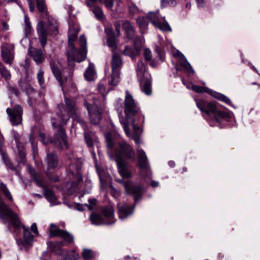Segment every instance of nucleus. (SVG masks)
I'll list each match as a JSON object with an SVG mask.
<instances>
[{
  "label": "nucleus",
  "mask_w": 260,
  "mask_h": 260,
  "mask_svg": "<svg viewBox=\"0 0 260 260\" xmlns=\"http://www.w3.org/2000/svg\"><path fill=\"white\" fill-rule=\"evenodd\" d=\"M49 237L50 238L59 237L62 240L47 242L49 251H44L40 257L41 260H51L52 255L56 256V260H78V254H70L66 249L62 247L69 246L74 243L73 235L67 231L60 229L55 224L51 223L49 228Z\"/></svg>",
  "instance_id": "obj_1"
},
{
  "label": "nucleus",
  "mask_w": 260,
  "mask_h": 260,
  "mask_svg": "<svg viewBox=\"0 0 260 260\" xmlns=\"http://www.w3.org/2000/svg\"><path fill=\"white\" fill-rule=\"evenodd\" d=\"M196 103L210 126H217L220 128L230 127L233 113L220 109L217 102L201 98L196 99Z\"/></svg>",
  "instance_id": "obj_2"
},
{
  "label": "nucleus",
  "mask_w": 260,
  "mask_h": 260,
  "mask_svg": "<svg viewBox=\"0 0 260 260\" xmlns=\"http://www.w3.org/2000/svg\"><path fill=\"white\" fill-rule=\"evenodd\" d=\"M114 152L118 173L123 178H130L132 173L128 169V164L136 161L134 148L126 141L119 142L114 148Z\"/></svg>",
  "instance_id": "obj_3"
},
{
  "label": "nucleus",
  "mask_w": 260,
  "mask_h": 260,
  "mask_svg": "<svg viewBox=\"0 0 260 260\" xmlns=\"http://www.w3.org/2000/svg\"><path fill=\"white\" fill-rule=\"evenodd\" d=\"M117 182L124 186L126 194L133 196L134 200V205L133 206L124 203L117 204L118 217L120 219H124L133 213L137 203L142 198L145 189L141 184L134 185L129 180L119 179Z\"/></svg>",
  "instance_id": "obj_4"
},
{
  "label": "nucleus",
  "mask_w": 260,
  "mask_h": 260,
  "mask_svg": "<svg viewBox=\"0 0 260 260\" xmlns=\"http://www.w3.org/2000/svg\"><path fill=\"white\" fill-rule=\"evenodd\" d=\"M1 205L2 207H0V218L4 221H7L9 219L15 231L18 232L22 229L23 230V239L20 240V244L25 248L31 247L34 236L30 232L29 228L22 224L18 215L8 206L6 203H2Z\"/></svg>",
  "instance_id": "obj_5"
},
{
  "label": "nucleus",
  "mask_w": 260,
  "mask_h": 260,
  "mask_svg": "<svg viewBox=\"0 0 260 260\" xmlns=\"http://www.w3.org/2000/svg\"><path fill=\"white\" fill-rule=\"evenodd\" d=\"M124 112L128 121L144 123V116L141 113L140 107L128 91L126 92L124 102Z\"/></svg>",
  "instance_id": "obj_6"
},
{
  "label": "nucleus",
  "mask_w": 260,
  "mask_h": 260,
  "mask_svg": "<svg viewBox=\"0 0 260 260\" xmlns=\"http://www.w3.org/2000/svg\"><path fill=\"white\" fill-rule=\"evenodd\" d=\"M51 123L53 128L55 130L54 135L52 136L55 143V147L60 150H63L64 146L66 148H68L69 145L67 139V136L65 129L62 124L55 119H52Z\"/></svg>",
  "instance_id": "obj_7"
},
{
  "label": "nucleus",
  "mask_w": 260,
  "mask_h": 260,
  "mask_svg": "<svg viewBox=\"0 0 260 260\" xmlns=\"http://www.w3.org/2000/svg\"><path fill=\"white\" fill-rule=\"evenodd\" d=\"M28 172L37 185L44 188L43 195L46 200L50 203L55 202L57 200L55 194L51 189L47 188L46 187L42 179V174L36 172L33 168H29Z\"/></svg>",
  "instance_id": "obj_8"
},
{
  "label": "nucleus",
  "mask_w": 260,
  "mask_h": 260,
  "mask_svg": "<svg viewBox=\"0 0 260 260\" xmlns=\"http://www.w3.org/2000/svg\"><path fill=\"white\" fill-rule=\"evenodd\" d=\"M84 106L87 110L90 121L93 125L98 124L102 119V111L96 105H92L87 101H84Z\"/></svg>",
  "instance_id": "obj_9"
},
{
  "label": "nucleus",
  "mask_w": 260,
  "mask_h": 260,
  "mask_svg": "<svg viewBox=\"0 0 260 260\" xmlns=\"http://www.w3.org/2000/svg\"><path fill=\"white\" fill-rule=\"evenodd\" d=\"M6 112L12 125H17L21 122L23 109L20 105H16L13 109L8 108Z\"/></svg>",
  "instance_id": "obj_10"
},
{
  "label": "nucleus",
  "mask_w": 260,
  "mask_h": 260,
  "mask_svg": "<svg viewBox=\"0 0 260 260\" xmlns=\"http://www.w3.org/2000/svg\"><path fill=\"white\" fill-rule=\"evenodd\" d=\"M37 30L39 35L40 43L42 47L46 45L47 41V29L45 27V23L43 21H40L37 24Z\"/></svg>",
  "instance_id": "obj_11"
},
{
  "label": "nucleus",
  "mask_w": 260,
  "mask_h": 260,
  "mask_svg": "<svg viewBox=\"0 0 260 260\" xmlns=\"http://www.w3.org/2000/svg\"><path fill=\"white\" fill-rule=\"evenodd\" d=\"M2 57L3 61L9 64H11L14 58V50L8 45L3 46L1 48Z\"/></svg>",
  "instance_id": "obj_12"
},
{
  "label": "nucleus",
  "mask_w": 260,
  "mask_h": 260,
  "mask_svg": "<svg viewBox=\"0 0 260 260\" xmlns=\"http://www.w3.org/2000/svg\"><path fill=\"white\" fill-rule=\"evenodd\" d=\"M105 32L107 35V44L111 48L116 49L117 48V39L112 27H106Z\"/></svg>",
  "instance_id": "obj_13"
},
{
  "label": "nucleus",
  "mask_w": 260,
  "mask_h": 260,
  "mask_svg": "<svg viewBox=\"0 0 260 260\" xmlns=\"http://www.w3.org/2000/svg\"><path fill=\"white\" fill-rule=\"evenodd\" d=\"M47 170L57 168L59 164L58 156L55 151L49 152L47 154Z\"/></svg>",
  "instance_id": "obj_14"
},
{
  "label": "nucleus",
  "mask_w": 260,
  "mask_h": 260,
  "mask_svg": "<svg viewBox=\"0 0 260 260\" xmlns=\"http://www.w3.org/2000/svg\"><path fill=\"white\" fill-rule=\"evenodd\" d=\"M50 65L53 75L59 82L60 85L62 86L63 85V80L62 75V71L63 70L62 69V67H61V64L59 63L57 64L54 61H52L50 62Z\"/></svg>",
  "instance_id": "obj_15"
},
{
  "label": "nucleus",
  "mask_w": 260,
  "mask_h": 260,
  "mask_svg": "<svg viewBox=\"0 0 260 260\" xmlns=\"http://www.w3.org/2000/svg\"><path fill=\"white\" fill-rule=\"evenodd\" d=\"M101 212L106 224H112L115 222L114 209L112 207H104Z\"/></svg>",
  "instance_id": "obj_16"
},
{
  "label": "nucleus",
  "mask_w": 260,
  "mask_h": 260,
  "mask_svg": "<svg viewBox=\"0 0 260 260\" xmlns=\"http://www.w3.org/2000/svg\"><path fill=\"white\" fill-rule=\"evenodd\" d=\"M144 123H138L135 122L132 123V126L133 127V132L132 134V138L135 141L137 145L140 144L141 142L140 136L142 133L140 125H143Z\"/></svg>",
  "instance_id": "obj_17"
},
{
  "label": "nucleus",
  "mask_w": 260,
  "mask_h": 260,
  "mask_svg": "<svg viewBox=\"0 0 260 260\" xmlns=\"http://www.w3.org/2000/svg\"><path fill=\"white\" fill-rule=\"evenodd\" d=\"M122 28L125 31L126 38L129 40H133L135 37V30L131 22L125 20L122 24Z\"/></svg>",
  "instance_id": "obj_18"
},
{
  "label": "nucleus",
  "mask_w": 260,
  "mask_h": 260,
  "mask_svg": "<svg viewBox=\"0 0 260 260\" xmlns=\"http://www.w3.org/2000/svg\"><path fill=\"white\" fill-rule=\"evenodd\" d=\"M137 154L139 168L142 170L147 169L148 158L144 150L142 149H138Z\"/></svg>",
  "instance_id": "obj_19"
},
{
  "label": "nucleus",
  "mask_w": 260,
  "mask_h": 260,
  "mask_svg": "<svg viewBox=\"0 0 260 260\" xmlns=\"http://www.w3.org/2000/svg\"><path fill=\"white\" fill-rule=\"evenodd\" d=\"M69 51L67 53V56L69 64L71 65L72 67H74L75 64L73 62L71 64V61H75V56L77 52V48H76L74 44H68Z\"/></svg>",
  "instance_id": "obj_20"
},
{
  "label": "nucleus",
  "mask_w": 260,
  "mask_h": 260,
  "mask_svg": "<svg viewBox=\"0 0 260 260\" xmlns=\"http://www.w3.org/2000/svg\"><path fill=\"white\" fill-rule=\"evenodd\" d=\"M179 54H180V66L184 69L187 74H194V70L184 55L180 52H179Z\"/></svg>",
  "instance_id": "obj_21"
},
{
  "label": "nucleus",
  "mask_w": 260,
  "mask_h": 260,
  "mask_svg": "<svg viewBox=\"0 0 260 260\" xmlns=\"http://www.w3.org/2000/svg\"><path fill=\"white\" fill-rule=\"evenodd\" d=\"M86 4L91 9L97 19L101 20L104 18V13L100 7L97 5H91L89 2H86Z\"/></svg>",
  "instance_id": "obj_22"
},
{
  "label": "nucleus",
  "mask_w": 260,
  "mask_h": 260,
  "mask_svg": "<svg viewBox=\"0 0 260 260\" xmlns=\"http://www.w3.org/2000/svg\"><path fill=\"white\" fill-rule=\"evenodd\" d=\"M142 91L146 95H150L152 93L151 80L150 78L144 77V81L140 82Z\"/></svg>",
  "instance_id": "obj_23"
},
{
  "label": "nucleus",
  "mask_w": 260,
  "mask_h": 260,
  "mask_svg": "<svg viewBox=\"0 0 260 260\" xmlns=\"http://www.w3.org/2000/svg\"><path fill=\"white\" fill-rule=\"evenodd\" d=\"M89 219L92 224L94 225L106 224L104 218L99 213L92 212L90 215Z\"/></svg>",
  "instance_id": "obj_24"
},
{
  "label": "nucleus",
  "mask_w": 260,
  "mask_h": 260,
  "mask_svg": "<svg viewBox=\"0 0 260 260\" xmlns=\"http://www.w3.org/2000/svg\"><path fill=\"white\" fill-rule=\"evenodd\" d=\"M30 56L37 64L41 63L45 59L44 56L41 50L35 49L29 52Z\"/></svg>",
  "instance_id": "obj_25"
},
{
  "label": "nucleus",
  "mask_w": 260,
  "mask_h": 260,
  "mask_svg": "<svg viewBox=\"0 0 260 260\" xmlns=\"http://www.w3.org/2000/svg\"><path fill=\"white\" fill-rule=\"evenodd\" d=\"M211 96L217 99L218 100L225 103L228 105L234 108H236V107L232 104L231 100L226 95L221 93L213 90Z\"/></svg>",
  "instance_id": "obj_26"
},
{
  "label": "nucleus",
  "mask_w": 260,
  "mask_h": 260,
  "mask_svg": "<svg viewBox=\"0 0 260 260\" xmlns=\"http://www.w3.org/2000/svg\"><path fill=\"white\" fill-rule=\"evenodd\" d=\"M95 136V134L92 131H89L88 129L85 131L84 133V138L86 144L89 148L93 147V138Z\"/></svg>",
  "instance_id": "obj_27"
},
{
  "label": "nucleus",
  "mask_w": 260,
  "mask_h": 260,
  "mask_svg": "<svg viewBox=\"0 0 260 260\" xmlns=\"http://www.w3.org/2000/svg\"><path fill=\"white\" fill-rule=\"evenodd\" d=\"M2 156L3 160L7 167V168L17 172V170L15 167L14 166L13 162L11 160L8 154L4 151L2 153H0Z\"/></svg>",
  "instance_id": "obj_28"
},
{
  "label": "nucleus",
  "mask_w": 260,
  "mask_h": 260,
  "mask_svg": "<svg viewBox=\"0 0 260 260\" xmlns=\"http://www.w3.org/2000/svg\"><path fill=\"white\" fill-rule=\"evenodd\" d=\"M39 137L42 143L45 146L49 144H52L55 146V143L53 139V137L49 135H46L45 134L40 132Z\"/></svg>",
  "instance_id": "obj_29"
},
{
  "label": "nucleus",
  "mask_w": 260,
  "mask_h": 260,
  "mask_svg": "<svg viewBox=\"0 0 260 260\" xmlns=\"http://www.w3.org/2000/svg\"><path fill=\"white\" fill-rule=\"evenodd\" d=\"M121 62V58L119 54L113 55L111 64L112 72L114 73L119 72L118 68L120 66Z\"/></svg>",
  "instance_id": "obj_30"
},
{
  "label": "nucleus",
  "mask_w": 260,
  "mask_h": 260,
  "mask_svg": "<svg viewBox=\"0 0 260 260\" xmlns=\"http://www.w3.org/2000/svg\"><path fill=\"white\" fill-rule=\"evenodd\" d=\"M65 104L69 114L72 116L76 115V108L74 103L70 99H65Z\"/></svg>",
  "instance_id": "obj_31"
},
{
  "label": "nucleus",
  "mask_w": 260,
  "mask_h": 260,
  "mask_svg": "<svg viewBox=\"0 0 260 260\" xmlns=\"http://www.w3.org/2000/svg\"><path fill=\"white\" fill-rule=\"evenodd\" d=\"M136 21L139 25L141 32L147 29L148 25L149 24V21L147 20L146 17H139L137 19Z\"/></svg>",
  "instance_id": "obj_32"
},
{
  "label": "nucleus",
  "mask_w": 260,
  "mask_h": 260,
  "mask_svg": "<svg viewBox=\"0 0 260 260\" xmlns=\"http://www.w3.org/2000/svg\"><path fill=\"white\" fill-rule=\"evenodd\" d=\"M70 25V30L71 31L68 35V44H74V42L77 39V35L79 32V30L77 28H73L71 29V26L70 22H69Z\"/></svg>",
  "instance_id": "obj_33"
},
{
  "label": "nucleus",
  "mask_w": 260,
  "mask_h": 260,
  "mask_svg": "<svg viewBox=\"0 0 260 260\" xmlns=\"http://www.w3.org/2000/svg\"><path fill=\"white\" fill-rule=\"evenodd\" d=\"M94 75L95 70L94 68L89 66L84 74V76L87 81H91L94 80Z\"/></svg>",
  "instance_id": "obj_34"
},
{
  "label": "nucleus",
  "mask_w": 260,
  "mask_h": 260,
  "mask_svg": "<svg viewBox=\"0 0 260 260\" xmlns=\"http://www.w3.org/2000/svg\"><path fill=\"white\" fill-rule=\"evenodd\" d=\"M82 255L84 260H91L95 257L96 252L91 249L84 248Z\"/></svg>",
  "instance_id": "obj_35"
},
{
  "label": "nucleus",
  "mask_w": 260,
  "mask_h": 260,
  "mask_svg": "<svg viewBox=\"0 0 260 260\" xmlns=\"http://www.w3.org/2000/svg\"><path fill=\"white\" fill-rule=\"evenodd\" d=\"M155 51L158 54L160 60L164 61L165 59V46L161 43L159 45H156Z\"/></svg>",
  "instance_id": "obj_36"
},
{
  "label": "nucleus",
  "mask_w": 260,
  "mask_h": 260,
  "mask_svg": "<svg viewBox=\"0 0 260 260\" xmlns=\"http://www.w3.org/2000/svg\"><path fill=\"white\" fill-rule=\"evenodd\" d=\"M192 89L196 92L198 93H202L203 92H206L208 93L211 96L213 90L209 88L208 87L205 86H201L199 85H193L192 87Z\"/></svg>",
  "instance_id": "obj_37"
},
{
  "label": "nucleus",
  "mask_w": 260,
  "mask_h": 260,
  "mask_svg": "<svg viewBox=\"0 0 260 260\" xmlns=\"http://www.w3.org/2000/svg\"><path fill=\"white\" fill-rule=\"evenodd\" d=\"M87 48H80L75 56V61L81 62L84 61L86 57Z\"/></svg>",
  "instance_id": "obj_38"
},
{
  "label": "nucleus",
  "mask_w": 260,
  "mask_h": 260,
  "mask_svg": "<svg viewBox=\"0 0 260 260\" xmlns=\"http://www.w3.org/2000/svg\"><path fill=\"white\" fill-rule=\"evenodd\" d=\"M107 147L109 149H114L115 142L113 140V135L111 133H108L105 135Z\"/></svg>",
  "instance_id": "obj_39"
},
{
  "label": "nucleus",
  "mask_w": 260,
  "mask_h": 260,
  "mask_svg": "<svg viewBox=\"0 0 260 260\" xmlns=\"http://www.w3.org/2000/svg\"><path fill=\"white\" fill-rule=\"evenodd\" d=\"M0 189L4 193L5 196L10 201L13 200L12 196L7 187V185L3 182L0 183Z\"/></svg>",
  "instance_id": "obj_40"
},
{
  "label": "nucleus",
  "mask_w": 260,
  "mask_h": 260,
  "mask_svg": "<svg viewBox=\"0 0 260 260\" xmlns=\"http://www.w3.org/2000/svg\"><path fill=\"white\" fill-rule=\"evenodd\" d=\"M119 72H113L111 77V79L109 81V84L111 86H116L119 82Z\"/></svg>",
  "instance_id": "obj_41"
},
{
  "label": "nucleus",
  "mask_w": 260,
  "mask_h": 260,
  "mask_svg": "<svg viewBox=\"0 0 260 260\" xmlns=\"http://www.w3.org/2000/svg\"><path fill=\"white\" fill-rule=\"evenodd\" d=\"M149 20L150 22L154 26H156L158 22L160 21L158 17L156 14L154 12H150L148 14L147 18Z\"/></svg>",
  "instance_id": "obj_42"
},
{
  "label": "nucleus",
  "mask_w": 260,
  "mask_h": 260,
  "mask_svg": "<svg viewBox=\"0 0 260 260\" xmlns=\"http://www.w3.org/2000/svg\"><path fill=\"white\" fill-rule=\"evenodd\" d=\"M134 47L136 51L137 54H139L141 50V40L140 37H134Z\"/></svg>",
  "instance_id": "obj_43"
},
{
  "label": "nucleus",
  "mask_w": 260,
  "mask_h": 260,
  "mask_svg": "<svg viewBox=\"0 0 260 260\" xmlns=\"http://www.w3.org/2000/svg\"><path fill=\"white\" fill-rule=\"evenodd\" d=\"M51 170H47L46 175L48 179L52 182H57L59 181V177L54 173L50 171Z\"/></svg>",
  "instance_id": "obj_44"
},
{
  "label": "nucleus",
  "mask_w": 260,
  "mask_h": 260,
  "mask_svg": "<svg viewBox=\"0 0 260 260\" xmlns=\"http://www.w3.org/2000/svg\"><path fill=\"white\" fill-rule=\"evenodd\" d=\"M155 27L162 31H171L172 30L170 25L167 21L161 22L159 21Z\"/></svg>",
  "instance_id": "obj_45"
},
{
  "label": "nucleus",
  "mask_w": 260,
  "mask_h": 260,
  "mask_svg": "<svg viewBox=\"0 0 260 260\" xmlns=\"http://www.w3.org/2000/svg\"><path fill=\"white\" fill-rule=\"evenodd\" d=\"M36 5L39 12L42 14L45 12L48 13V12L46 11V5L44 0H36Z\"/></svg>",
  "instance_id": "obj_46"
},
{
  "label": "nucleus",
  "mask_w": 260,
  "mask_h": 260,
  "mask_svg": "<svg viewBox=\"0 0 260 260\" xmlns=\"http://www.w3.org/2000/svg\"><path fill=\"white\" fill-rule=\"evenodd\" d=\"M177 5V0H161V8H166L168 5L171 7H175Z\"/></svg>",
  "instance_id": "obj_47"
},
{
  "label": "nucleus",
  "mask_w": 260,
  "mask_h": 260,
  "mask_svg": "<svg viewBox=\"0 0 260 260\" xmlns=\"http://www.w3.org/2000/svg\"><path fill=\"white\" fill-rule=\"evenodd\" d=\"M0 73L5 80L7 81L11 79V75L10 72L7 69L5 66L0 69Z\"/></svg>",
  "instance_id": "obj_48"
},
{
  "label": "nucleus",
  "mask_w": 260,
  "mask_h": 260,
  "mask_svg": "<svg viewBox=\"0 0 260 260\" xmlns=\"http://www.w3.org/2000/svg\"><path fill=\"white\" fill-rule=\"evenodd\" d=\"M74 117L75 120L77 122L80 124L81 126L84 129V132L88 129L87 123L84 120H83L80 117L77 116V115H75Z\"/></svg>",
  "instance_id": "obj_49"
},
{
  "label": "nucleus",
  "mask_w": 260,
  "mask_h": 260,
  "mask_svg": "<svg viewBox=\"0 0 260 260\" xmlns=\"http://www.w3.org/2000/svg\"><path fill=\"white\" fill-rule=\"evenodd\" d=\"M122 54L131 57H134L136 55L133 48L129 46H126L125 47Z\"/></svg>",
  "instance_id": "obj_50"
},
{
  "label": "nucleus",
  "mask_w": 260,
  "mask_h": 260,
  "mask_svg": "<svg viewBox=\"0 0 260 260\" xmlns=\"http://www.w3.org/2000/svg\"><path fill=\"white\" fill-rule=\"evenodd\" d=\"M122 125L123 128L124 129V131L126 135L127 136L129 137L130 135V132H129V123H130L132 125V123L131 122H129L127 121L126 118H125V120H124L123 121H120Z\"/></svg>",
  "instance_id": "obj_51"
},
{
  "label": "nucleus",
  "mask_w": 260,
  "mask_h": 260,
  "mask_svg": "<svg viewBox=\"0 0 260 260\" xmlns=\"http://www.w3.org/2000/svg\"><path fill=\"white\" fill-rule=\"evenodd\" d=\"M138 10V7L133 3L128 6V14L131 15H134Z\"/></svg>",
  "instance_id": "obj_52"
},
{
  "label": "nucleus",
  "mask_w": 260,
  "mask_h": 260,
  "mask_svg": "<svg viewBox=\"0 0 260 260\" xmlns=\"http://www.w3.org/2000/svg\"><path fill=\"white\" fill-rule=\"evenodd\" d=\"M29 141L31 143L32 151L35 152V149L37 148V144L32 133H31L29 136Z\"/></svg>",
  "instance_id": "obj_53"
},
{
  "label": "nucleus",
  "mask_w": 260,
  "mask_h": 260,
  "mask_svg": "<svg viewBox=\"0 0 260 260\" xmlns=\"http://www.w3.org/2000/svg\"><path fill=\"white\" fill-rule=\"evenodd\" d=\"M25 30L26 33H29L31 28V23L27 16H25Z\"/></svg>",
  "instance_id": "obj_54"
},
{
  "label": "nucleus",
  "mask_w": 260,
  "mask_h": 260,
  "mask_svg": "<svg viewBox=\"0 0 260 260\" xmlns=\"http://www.w3.org/2000/svg\"><path fill=\"white\" fill-rule=\"evenodd\" d=\"M86 39L84 35H81L79 37V45L80 48H86Z\"/></svg>",
  "instance_id": "obj_55"
},
{
  "label": "nucleus",
  "mask_w": 260,
  "mask_h": 260,
  "mask_svg": "<svg viewBox=\"0 0 260 260\" xmlns=\"http://www.w3.org/2000/svg\"><path fill=\"white\" fill-rule=\"evenodd\" d=\"M137 71L141 72L143 74V76H144V72L145 71V65L141 60L138 61L137 63ZM144 77V76H143V77Z\"/></svg>",
  "instance_id": "obj_56"
},
{
  "label": "nucleus",
  "mask_w": 260,
  "mask_h": 260,
  "mask_svg": "<svg viewBox=\"0 0 260 260\" xmlns=\"http://www.w3.org/2000/svg\"><path fill=\"white\" fill-rule=\"evenodd\" d=\"M44 72L40 70L37 74V79L38 82L40 85H42L44 83Z\"/></svg>",
  "instance_id": "obj_57"
},
{
  "label": "nucleus",
  "mask_w": 260,
  "mask_h": 260,
  "mask_svg": "<svg viewBox=\"0 0 260 260\" xmlns=\"http://www.w3.org/2000/svg\"><path fill=\"white\" fill-rule=\"evenodd\" d=\"M13 137L17 145L20 143V136L19 133L15 130H12Z\"/></svg>",
  "instance_id": "obj_58"
},
{
  "label": "nucleus",
  "mask_w": 260,
  "mask_h": 260,
  "mask_svg": "<svg viewBox=\"0 0 260 260\" xmlns=\"http://www.w3.org/2000/svg\"><path fill=\"white\" fill-rule=\"evenodd\" d=\"M145 60L147 61H150L151 59V52L149 49H145L144 52Z\"/></svg>",
  "instance_id": "obj_59"
},
{
  "label": "nucleus",
  "mask_w": 260,
  "mask_h": 260,
  "mask_svg": "<svg viewBox=\"0 0 260 260\" xmlns=\"http://www.w3.org/2000/svg\"><path fill=\"white\" fill-rule=\"evenodd\" d=\"M84 207V204L74 202L73 208L79 211H82V212L84 211L85 210Z\"/></svg>",
  "instance_id": "obj_60"
},
{
  "label": "nucleus",
  "mask_w": 260,
  "mask_h": 260,
  "mask_svg": "<svg viewBox=\"0 0 260 260\" xmlns=\"http://www.w3.org/2000/svg\"><path fill=\"white\" fill-rule=\"evenodd\" d=\"M114 26L115 29V31L117 33V36H119L120 34V28H121V24L119 21H115L114 23Z\"/></svg>",
  "instance_id": "obj_61"
},
{
  "label": "nucleus",
  "mask_w": 260,
  "mask_h": 260,
  "mask_svg": "<svg viewBox=\"0 0 260 260\" xmlns=\"http://www.w3.org/2000/svg\"><path fill=\"white\" fill-rule=\"evenodd\" d=\"M105 7L108 9H111L113 7L114 0H104Z\"/></svg>",
  "instance_id": "obj_62"
},
{
  "label": "nucleus",
  "mask_w": 260,
  "mask_h": 260,
  "mask_svg": "<svg viewBox=\"0 0 260 260\" xmlns=\"http://www.w3.org/2000/svg\"><path fill=\"white\" fill-rule=\"evenodd\" d=\"M29 5V11L30 12L33 13L35 10V1L34 0H27Z\"/></svg>",
  "instance_id": "obj_63"
},
{
  "label": "nucleus",
  "mask_w": 260,
  "mask_h": 260,
  "mask_svg": "<svg viewBox=\"0 0 260 260\" xmlns=\"http://www.w3.org/2000/svg\"><path fill=\"white\" fill-rule=\"evenodd\" d=\"M30 229L32 232L35 234L36 235H38L39 234L37 225L36 223H34L32 224Z\"/></svg>",
  "instance_id": "obj_64"
}]
</instances>
